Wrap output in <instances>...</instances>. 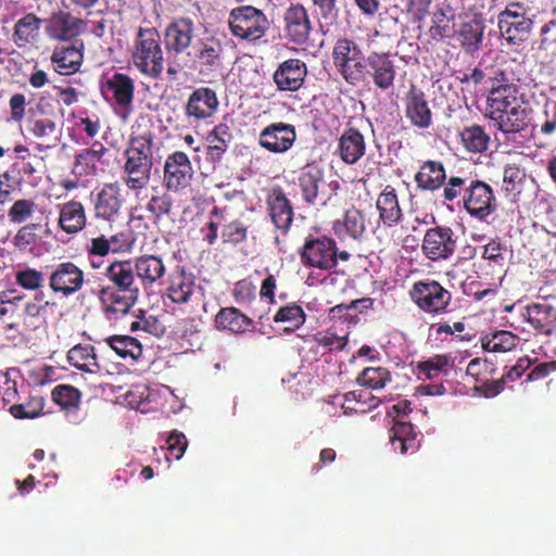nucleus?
I'll list each match as a JSON object with an SVG mask.
<instances>
[{
  "label": "nucleus",
  "mask_w": 556,
  "mask_h": 556,
  "mask_svg": "<svg viewBox=\"0 0 556 556\" xmlns=\"http://www.w3.org/2000/svg\"><path fill=\"white\" fill-rule=\"evenodd\" d=\"M521 98L523 94L520 87L510 81L504 70L496 68L490 77L485 116L507 141H516L519 137L525 138L523 132L530 125V115L533 110L522 105Z\"/></svg>",
  "instance_id": "f257e3e1"
},
{
  "label": "nucleus",
  "mask_w": 556,
  "mask_h": 556,
  "mask_svg": "<svg viewBox=\"0 0 556 556\" xmlns=\"http://www.w3.org/2000/svg\"><path fill=\"white\" fill-rule=\"evenodd\" d=\"M152 127L151 118L148 115H140L136 119L129 146L124 152L126 160L122 179L130 191H141L150 184L155 147Z\"/></svg>",
  "instance_id": "f03ea898"
},
{
  "label": "nucleus",
  "mask_w": 556,
  "mask_h": 556,
  "mask_svg": "<svg viewBox=\"0 0 556 556\" xmlns=\"http://www.w3.org/2000/svg\"><path fill=\"white\" fill-rule=\"evenodd\" d=\"M135 67L150 78L157 79L164 70V52L160 31L155 27H142L137 30L131 50Z\"/></svg>",
  "instance_id": "7ed1b4c3"
},
{
  "label": "nucleus",
  "mask_w": 556,
  "mask_h": 556,
  "mask_svg": "<svg viewBox=\"0 0 556 556\" xmlns=\"http://www.w3.org/2000/svg\"><path fill=\"white\" fill-rule=\"evenodd\" d=\"M63 123L54 109L41 99L30 106L26 118V130L37 141L38 149L55 148L62 138Z\"/></svg>",
  "instance_id": "20e7f679"
},
{
  "label": "nucleus",
  "mask_w": 556,
  "mask_h": 556,
  "mask_svg": "<svg viewBox=\"0 0 556 556\" xmlns=\"http://www.w3.org/2000/svg\"><path fill=\"white\" fill-rule=\"evenodd\" d=\"M332 63L337 73L350 86H358L365 81L367 56L353 39H337L331 52Z\"/></svg>",
  "instance_id": "39448f33"
},
{
  "label": "nucleus",
  "mask_w": 556,
  "mask_h": 556,
  "mask_svg": "<svg viewBox=\"0 0 556 556\" xmlns=\"http://www.w3.org/2000/svg\"><path fill=\"white\" fill-rule=\"evenodd\" d=\"M228 25L232 36L247 41L261 39L270 27L264 11L249 4L238 5L231 10Z\"/></svg>",
  "instance_id": "423d86ee"
},
{
  "label": "nucleus",
  "mask_w": 556,
  "mask_h": 556,
  "mask_svg": "<svg viewBox=\"0 0 556 556\" xmlns=\"http://www.w3.org/2000/svg\"><path fill=\"white\" fill-rule=\"evenodd\" d=\"M413 303L424 313L439 316L451 312L452 293L434 279H422L409 290Z\"/></svg>",
  "instance_id": "0eeeda50"
},
{
  "label": "nucleus",
  "mask_w": 556,
  "mask_h": 556,
  "mask_svg": "<svg viewBox=\"0 0 556 556\" xmlns=\"http://www.w3.org/2000/svg\"><path fill=\"white\" fill-rule=\"evenodd\" d=\"M530 9L521 2H510L497 18L501 36L510 46H519L527 41L533 22L529 16Z\"/></svg>",
  "instance_id": "6e6552de"
},
{
  "label": "nucleus",
  "mask_w": 556,
  "mask_h": 556,
  "mask_svg": "<svg viewBox=\"0 0 556 556\" xmlns=\"http://www.w3.org/2000/svg\"><path fill=\"white\" fill-rule=\"evenodd\" d=\"M139 296V285H108L99 291L102 312L110 320H118L126 316L136 305Z\"/></svg>",
  "instance_id": "1a4fd4ad"
},
{
  "label": "nucleus",
  "mask_w": 556,
  "mask_h": 556,
  "mask_svg": "<svg viewBox=\"0 0 556 556\" xmlns=\"http://www.w3.org/2000/svg\"><path fill=\"white\" fill-rule=\"evenodd\" d=\"M336 240L328 236L308 235L301 249L299 256L305 267H313L320 270L334 268Z\"/></svg>",
  "instance_id": "9d476101"
},
{
  "label": "nucleus",
  "mask_w": 556,
  "mask_h": 556,
  "mask_svg": "<svg viewBox=\"0 0 556 556\" xmlns=\"http://www.w3.org/2000/svg\"><path fill=\"white\" fill-rule=\"evenodd\" d=\"M457 237L454 230L444 225H435L425 231L421 252L431 262L450 260L456 251Z\"/></svg>",
  "instance_id": "9b49d317"
},
{
  "label": "nucleus",
  "mask_w": 556,
  "mask_h": 556,
  "mask_svg": "<svg viewBox=\"0 0 556 556\" xmlns=\"http://www.w3.org/2000/svg\"><path fill=\"white\" fill-rule=\"evenodd\" d=\"M85 271L73 261L61 262L51 267L48 286L54 294L70 298L85 285Z\"/></svg>",
  "instance_id": "f8f14e48"
},
{
  "label": "nucleus",
  "mask_w": 556,
  "mask_h": 556,
  "mask_svg": "<svg viewBox=\"0 0 556 556\" xmlns=\"http://www.w3.org/2000/svg\"><path fill=\"white\" fill-rule=\"evenodd\" d=\"M462 207L470 217L480 222L485 220L497 210L493 188L485 181L473 178Z\"/></svg>",
  "instance_id": "ddd939ff"
},
{
  "label": "nucleus",
  "mask_w": 556,
  "mask_h": 556,
  "mask_svg": "<svg viewBox=\"0 0 556 556\" xmlns=\"http://www.w3.org/2000/svg\"><path fill=\"white\" fill-rule=\"evenodd\" d=\"M193 174L189 156L182 151H175L165 160L163 186L167 191L180 192L191 185Z\"/></svg>",
  "instance_id": "4468645a"
},
{
  "label": "nucleus",
  "mask_w": 556,
  "mask_h": 556,
  "mask_svg": "<svg viewBox=\"0 0 556 556\" xmlns=\"http://www.w3.org/2000/svg\"><path fill=\"white\" fill-rule=\"evenodd\" d=\"M282 22L288 41L299 46L308 41L313 26L307 9L302 3H290L283 12Z\"/></svg>",
  "instance_id": "2eb2a0df"
},
{
  "label": "nucleus",
  "mask_w": 556,
  "mask_h": 556,
  "mask_svg": "<svg viewBox=\"0 0 556 556\" xmlns=\"http://www.w3.org/2000/svg\"><path fill=\"white\" fill-rule=\"evenodd\" d=\"M296 140V130L292 124L283 122L270 123L258 135L257 143L274 154L288 152Z\"/></svg>",
  "instance_id": "dca6fc26"
},
{
  "label": "nucleus",
  "mask_w": 556,
  "mask_h": 556,
  "mask_svg": "<svg viewBox=\"0 0 556 556\" xmlns=\"http://www.w3.org/2000/svg\"><path fill=\"white\" fill-rule=\"evenodd\" d=\"M225 49L220 39L208 36L198 40L193 48V62L202 75L223 68Z\"/></svg>",
  "instance_id": "f3484780"
},
{
  "label": "nucleus",
  "mask_w": 556,
  "mask_h": 556,
  "mask_svg": "<svg viewBox=\"0 0 556 556\" xmlns=\"http://www.w3.org/2000/svg\"><path fill=\"white\" fill-rule=\"evenodd\" d=\"M396 76V66L387 52H370L367 55L365 67V81L370 78L374 86L388 91L393 88Z\"/></svg>",
  "instance_id": "a211bd4d"
},
{
  "label": "nucleus",
  "mask_w": 556,
  "mask_h": 556,
  "mask_svg": "<svg viewBox=\"0 0 556 556\" xmlns=\"http://www.w3.org/2000/svg\"><path fill=\"white\" fill-rule=\"evenodd\" d=\"M302 200L309 205H326L324 170L317 164L305 165L298 177Z\"/></svg>",
  "instance_id": "6ab92c4d"
},
{
  "label": "nucleus",
  "mask_w": 556,
  "mask_h": 556,
  "mask_svg": "<svg viewBox=\"0 0 556 556\" xmlns=\"http://www.w3.org/2000/svg\"><path fill=\"white\" fill-rule=\"evenodd\" d=\"M201 287L197 283L195 276L188 271L185 266L177 265L169 274L167 281V296L178 305L188 304L192 301L195 292Z\"/></svg>",
  "instance_id": "aec40b11"
},
{
  "label": "nucleus",
  "mask_w": 556,
  "mask_h": 556,
  "mask_svg": "<svg viewBox=\"0 0 556 556\" xmlns=\"http://www.w3.org/2000/svg\"><path fill=\"white\" fill-rule=\"evenodd\" d=\"M195 26L190 17L174 18L164 30L165 49L168 53L179 55L192 43Z\"/></svg>",
  "instance_id": "412c9836"
},
{
  "label": "nucleus",
  "mask_w": 556,
  "mask_h": 556,
  "mask_svg": "<svg viewBox=\"0 0 556 556\" xmlns=\"http://www.w3.org/2000/svg\"><path fill=\"white\" fill-rule=\"evenodd\" d=\"M219 101L215 90L210 87L194 89L185 105L186 116L195 123L211 118L218 110Z\"/></svg>",
  "instance_id": "4be33fe9"
},
{
  "label": "nucleus",
  "mask_w": 556,
  "mask_h": 556,
  "mask_svg": "<svg viewBox=\"0 0 556 556\" xmlns=\"http://www.w3.org/2000/svg\"><path fill=\"white\" fill-rule=\"evenodd\" d=\"M307 76L306 63L300 59H288L281 62L273 74L277 90L296 92L305 83Z\"/></svg>",
  "instance_id": "5701e85b"
},
{
  "label": "nucleus",
  "mask_w": 556,
  "mask_h": 556,
  "mask_svg": "<svg viewBox=\"0 0 556 556\" xmlns=\"http://www.w3.org/2000/svg\"><path fill=\"white\" fill-rule=\"evenodd\" d=\"M265 202L271 223L282 235H287L293 222L294 211L283 189L279 186L274 187Z\"/></svg>",
  "instance_id": "b1692460"
},
{
  "label": "nucleus",
  "mask_w": 556,
  "mask_h": 556,
  "mask_svg": "<svg viewBox=\"0 0 556 556\" xmlns=\"http://www.w3.org/2000/svg\"><path fill=\"white\" fill-rule=\"evenodd\" d=\"M405 116L410 124L420 129L432 125V111L426 99V93L416 85L410 84L404 97Z\"/></svg>",
  "instance_id": "393cba45"
},
{
  "label": "nucleus",
  "mask_w": 556,
  "mask_h": 556,
  "mask_svg": "<svg viewBox=\"0 0 556 556\" xmlns=\"http://www.w3.org/2000/svg\"><path fill=\"white\" fill-rule=\"evenodd\" d=\"M105 87L112 93L115 104L123 111L121 117L125 121L132 110L135 98V81L123 73H114L105 81Z\"/></svg>",
  "instance_id": "a878e982"
},
{
  "label": "nucleus",
  "mask_w": 556,
  "mask_h": 556,
  "mask_svg": "<svg viewBox=\"0 0 556 556\" xmlns=\"http://www.w3.org/2000/svg\"><path fill=\"white\" fill-rule=\"evenodd\" d=\"M334 153L344 164H356L366 153L364 135L353 126L346 127L338 139Z\"/></svg>",
  "instance_id": "bb28decb"
},
{
  "label": "nucleus",
  "mask_w": 556,
  "mask_h": 556,
  "mask_svg": "<svg viewBox=\"0 0 556 556\" xmlns=\"http://www.w3.org/2000/svg\"><path fill=\"white\" fill-rule=\"evenodd\" d=\"M131 261L138 283L139 286L141 285L144 289L152 288L165 276L166 266L161 256L143 254L135 257Z\"/></svg>",
  "instance_id": "cd10ccee"
},
{
  "label": "nucleus",
  "mask_w": 556,
  "mask_h": 556,
  "mask_svg": "<svg viewBox=\"0 0 556 556\" xmlns=\"http://www.w3.org/2000/svg\"><path fill=\"white\" fill-rule=\"evenodd\" d=\"M122 206L121 188L117 182L104 184L97 192L93 201L96 218L111 220Z\"/></svg>",
  "instance_id": "c85d7f7f"
},
{
  "label": "nucleus",
  "mask_w": 556,
  "mask_h": 556,
  "mask_svg": "<svg viewBox=\"0 0 556 556\" xmlns=\"http://www.w3.org/2000/svg\"><path fill=\"white\" fill-rule=\"evenodd\" d=\"M58 208V226L63 232L70 236H75L86 228L87 214L81 202L71 200L59 204Z\"/></svg>",
  "instance_id": "c756f323"
},
{
  "label": "nucleus",
  "mask_w": 556,
  "mask_h": 556,
  "mask_svg": "<svg viewBox=\"0 0 556 556\" xmlns=\"http://www.w3.org/2000/svg\"><path fill=\"white\" fill-rule=\"evenodd\" d=\"M447 178L445 167L442 162L435 160L425 161L414 180L418 189L434 192L441 189Z\"/></svg>",
  "instance_id": "7c9ffc66"
},
{
  "label": "nucleus",
  "mask_w": 556,
  "mask_h": 556,
  "mask_svg": "<svg viewBox=\"0 0 556 556\" xmlns=\"http://www.w3.org/2000/svg\"><path fill=\"white\" fill-rule=\"evenodd\" d=\"M376 207L379 213V222H381L386 227H394L403 218V212L400 206L396 191L390 185L386 186L378 195Z\"/></svg>",
  "instance_id": "2f4dec72"
},
{
  "label": "nucleus",
  "mask_w": 556,
  "mask_h": 556,
  "mask_svg": "<svg viewBox=\"0 0 556 556\" xmlns=\"http://www.w3.org/2000/svg\"><path fill=\"white\" fill-rule=\"evenodd\" d=\"M215 328L219 331H228L235 334H241L254 326V321L239 308L229 306L222 307L215 315Z\"/></svg>",
  "instance_id": "473e14b6"
},
{
  "label": "nucleus",
  "mask_w": 556,
  "mask_h": 556,
  "mask_svg": "<svg viewBox=\"0 0 556 556\" xmlns=\"http://www.w3.org/2000/svg\"><path fill=\"white\" fill-rule=\"evenodd\" d=\"M101 142H93L91 148L85 149L75 156L73 174L77 177H93L98 174V165L108 152Z\"/></svg>",
  "instance_id": "72a5a7b5"
},
{
  "label": "nucleus",
  "mask_w": 556,
  "mask_h": 556,
  "mask_svg": "<svg viewBox=\"0 0 556 556\" xmlns=\"http://www.w3.org/2000/svg\"><path fill=\"white\" fill-rule=\"evenodd\" d=\"M527 321L540 333L552 334L556 330V308L546 303H533L526 307Z\"/></svg>",
  "instance_id": "f704fd0d"
},
{
  "label": "nucleus",
  "mask_w": 556,
  "mask_h": 556,
  "mask_svg": "<svg viewBox=\"0 0 556 556\" xmlns=\"http://www.w3.org/2000/svg\"><path fill=\"white\" fill-rule=\"evenodd\" d=\"M84 59L81 48L68 45L55 48L51 55V62L60 75H72L79 71Z\"/></svg>",
  "instance_id": "c9c22d12"
},
{
  "label": "nucleus",
  "mask_w": 556,
  "mask_h": 556,
  "mask_svg": "<svg viewBox=\"0 0 556 556\" xmlns=\"http://www.w3.org/2000/svg\"><path fill=\"white\" fill-rule=\"evenodd\" d=\"M473 177L470 174H451L447 176L444 185H442L443 202L448 206H462L464 199L470 188Z\"/></svg>",
  "instance_id": "e433bc0d"
},
{
  "label": "nucleus",
  "mask_w": 556,
  "mask_h": 556,
  "mask_svg": "<svg viewBox=\"0 0 556 556\" xmlns=\"http://www.w3.org/2000/svg\"><path fill=\"white\" fill-rule=\"evenodd\" d=\"M484 22L481 17L463 22L457 31V39L466 53L473 54L482 43L484 35Z\"/></svg>",
  "instance_id": "4c0bfd02"
},
{
  "label": "nucleus",
  "mask_w": 556,
  "mask_h": 556,
  "mask_svg": "<svg viewBox=\"0 0 556 556\" xmlns=\"http://www.w3.org/2000/svg\"><path fill=\"white\" fill-rule=\"evenodd\" d=\"M42 20L35 13H27L14 24L13 41L20 48L35 42L40 33Z\"/></svg>",
  "instance_id": "58836bf2"
},
{
  "label": "nucleus",
  "mask_w": 556,
  "mask_h": 556,
  "mask_svg": "<svg viewBox=\"0 0 556 556\" xmlns=\"http://www.w3.org/2000/svg\"><path fill=\"white\" fill-rule=\"evenodd\" d=\"M232 139L230 127L225 123L217 124L206 136L208 143L206 155L212 162H219Z\"/></svg>",
  "instance_id": "ea45409f"
},
{
  "label": "nucleus",
  "mask_w": 556,
  "mask_h": 556,
  "mask_svg": "<svg viewBox=\"0 0 556 556\" xmlns=\"http://www.w3.org/2000/svg\"><path fill=\"white\" fill-rule=\"evenodd\" d=\"M459 137L463 148L468 153L480 154L489 149L490 136L481 125L472 124L464 127Z\"/></svg>",
  "instance_id": "a19ab883"
},
{
  "label": "nucleus",
  "mask_w": 556,
  "mask_h": 556,
  "mask_svg": "<svg viewBox=\"0 0 556 556\" xmlns=\"http://www.w3.org/2000/svg\"><path fill=\"white\" fill-rule=\"evenodd\" d=\"M70 365L78 370L96 374L100 370L94 348L90 344H77L67 352Z\"/></svg>",
  "instance_id": "79ce46f5"
},
{
  "label": "nucleus",
  "mask_w": 556,
  "mask_h": 556,
  "mask_svg": "<svg viewBox=\"0 0 556 556\" xmlns=\"http://www.w3.org/2000/svg\"><path fill=\"white\" fill-rule=\"evenodd\" d=\"M333 230L339 236L344 230L351 238L361 239L366 231L363 212L354 206L348 208L343 215V220L334 223Z\"/></svg>",
  "instance_id": "37998d69"
},
{
  "label": "nucleus",
  "mask_w": 556,
  "mask_h": 556,
  "mask_svg": "<svg viewBox=\"0 0 556 556\" xmlns=\"http://www.w3.org/2000/svg\"><path fill=\"white\" fill-rule=\"evenodd\" d=\"M389 440L394 451L405 454L415 448L416 433L410 422L396 420L389 432Z\"/></svg>",
  "instance_id": "c03bdc74"
},
{
  "label": "nucleus",
  "mask_w": 556,
  "mask_h": 556,
  "mask_svg": "<svg viewBox=\"0 0 556 556\" xmlns=\"http://www.w3.org/2000/svg\"><path fill=\"white\" fill-rule=\"evenodd\" d=\"M131 260L114 261L105 269L110 285H139Z\"/></svg>",
  "instance_id": "a18cd8bd"
},
{
  "label": "nucleus",
  "mask_w": 556,
  "mask_h": 556,
  "mask_svg": "<svg viewBox=\"0 0 556 556\" xmlns=\"http://www.w3.org/2000/svg\"><path fill=\"white\" fill-rule=\"evenodd\" d=\"M108 344L122 358L137 361L142 355L140 341L130 336H113L106 339Z\"/></svg>",
  "instance_id": "49530a36"
},
{
  "label": "nucleus",
  "mask_w": 556,
  "mask_h": 556,
  "mask_svg": "<svg viewBox=\"0 0 556 556\" xmlns=\"http://www.w3.org/2000/svg\"><path fill=\"white\" fill-rule=\"evenodd\" d=\"M481 342L482 348L488 352H508L517 346L518 337L511 331L500 330L484 336Z\"/></svg>",
  "instance_id": "de8ad7c7"
},
{
  "label": "nucleus",
  "mask_w": 556,
  "mask_h": 556,
  "mask_svg": "<svg viewBox=\"0 0 556 556\" xmlns=\"http://www.w3.org/2000/svg\"><path fill=\"white\" fill-rule=\"evenodd\" d=\"M391 372L381 366L378 367H366L357 376L356 382L371 390L383 389L387 383L391 382Z\"/></svg>",
  "instance_id": "09e8293b"
},
{
  "label": "nucleus",
  "mask_w": 556,
  "mask_h": 556,
  "mask_svg": "<svg viewBox=\"0 0 556 556\" xmlns=\"http://www.w3.org/2000/svg\"><path fill=\"white\" fill-rule=\"evenodd\" d=\"M15 283L26 291H40L45 286V275L41 270L33 267H21L14 273Z\"/></svg>",
  "instance_id": "8fccbe9b"
},
{
  "label": "nucleus",
  "mask_w": 556,
  "mask_h": 556,
  "mask_svg": "<svg viewBox=\"0 0 556 556\" xmlns=\"http://www.w3.org/2000/svg\"><path fill=\"white\" fill-rule=\"evenodd\" d=\"M53 402L62 409H77L81 399V392L70 384H59L51 392Z\"/></svg>",
  "instance_id": "3c124183"
},
{
  "label": "nucleus",
  "mask_w": 556,
  "mask_h": 556,
  "mask_svg": "<svg viewBox=\"0 0 556 556\" xmlns=\"http://www.w3.org/2000/svg\"><path fill=\"white\" fill-rule=\"evenodd\" d=\"M275 323H286L290 325L291 330L299 329L306 320V314L303 307L296 303H289L281 306L274 315Z\"/></svg>",
  "instance_id": "603ef678"
},
{
  "label": "nucleus",
  "mask_w": 556,
  "mask_h": 556,
  "mask_svg": "<svg viewBox=\"0 0 556 556\" xmlns=\"http://www.w3.org/2000/svg\"><path fill=\"white\" fill-rule=\"evenodd\" d=\"M43 407V396L36 394L30 395L25 403L12 405L9 412L18 419H34L42 414Z\"/></svg>",
  "instance_id": "864d4df0"
},
{
  "label": "nucleus",
  "mask_w": 556,
  "mask_h": 556,
  "mask_svg": "<svg viewBox=\"0 0 556 556\" xmlns=\"http://www.w3.org/2000/svg\"><path fill=\"white\" fill-rule=\"evenodd\" d=\"M46 33L54 40H67L71 38L68 12L53 13L47 21Z\"/></svg>",
  "instance_id": "5fc2aeb1"
},
{
  "label": "nucleus",
  "mask_w": 556,
  "mask_h": 556,
  "mask_svg": "<svg viewBox=\"0 0 556 556\" xmlns=\"http://www.w3.org/2000/svg\"><path fill=\"white\" fill-rule=\"evenodd\" d=\"M453 363L454 359L450 354H437L426 361L419 362L417 368L419 372L425 375L428 379H434L443 372L447 366H452Z\"/></svg>",
  "instance_id": "6e6d98bb"
},
{
  "label": "nucleus",
  "mask_w": 556,
  "mask_h": 556,
  "mask_svg": "<svg viewBox=\"0 0 556 556\" xmlns=\"http://www.w3.org/2000/svg\"><path fill=\"white\" fill-rule=\"evenodd\" d=\"M147 210L153 216L154 220H160L163 216L169 215L173 210V199L168 191L157 192L151 195L147 203Z\"/></svg>",
  "instance_id": "4d7b16f0"
},
{
  "label": "nucleus",
  "mask_w": 556,
  "mask_h": 556,
  "mask_svg": "<svg viewBox=\"0 0 556 556\" xmlns=\"http://www.w3.org/2000/svg\"><path fill=\"white\" fill-rule=\"evenodd\" d=\"M454 18V15L446 16L443 9H440L433 13L432 22L428 30V35L434 42L443 41L445 38L451 36L452 27L450 22Z\"/></svg>",
  "instance_id": "13d9d810"
},
{
  "label": "nucleus",
  "mask_w": 556,
  "mask_h": 556,
  "mask_svg": "<svg viewBox=\"0 0 556 556\" xmlns=\"http://www.w3.org/2000/svg\"><path fill=\"white\" fill-rule=\"evenodd\" d=\"M109 5L106 8L99 7L97 12L88 10V28L87 31L96 38H103L112 22L108 18Z\"/></svg>",
  "instance_id": "bf43d9fd"
},
{
  "label": "nucleus",
  "mask_w": 556,
  "mask_h": 556,
  "mask_svg": "<svg viewBox=\"0 0 556 556\" xmlns=\"http://www.w3.org/2000/svg\"><path fill=\"white\" fill-rule=\"evenodd\" d=\"M8 170L14 175L15 180L22 187L24 184H34V175L37 173V167L30 160L22 156Z\"/></svg>",
  "instance_id": "052dcab7"
},
{
  "label": "nucleus",
  "mask_w": 556,
  "mask_h": 556,
  "mask_svg": "<svg viewBox=\"0 0 556 556\" xmlns=\"http://www.w3.org/2000/svg\"><path fill=\"white\" fill-rule=\"evenodd\" d=\"M36 210V203L29 199L16 200L8 211V217L13 224H23L29 219Z\"/></svg>",
  "instance_id": "680f3d73"
},
{
  "label": "nucleus",
  "mask_w": 556,
  "mask_h": 556,
  "mask_svg": "<svg viewBox=\"0 0 556 556\" xmlns=\"http://www.w3.org/2000/svg\"><path fill=\"white\" fill-rule=\"evenodd\" d=\"M506 252L507 248L500 239H492L483 247L482 257L483 260L489 261L493 267L503 269L506 261Z\"/></svg>",
  "instance_id": "e2e57ef3"
},
{
  "label": "nucleus",
  "mask_w": 556,
  "mask_h": 556,
  "mask_svg": "<svg viewBox=\"0 0 556 556\" xmlns=\"http://www.w3.org/2000/svg\"><path fill=\"white\" fill-rule=\"evenodd\" d=\"M248 227L240 220H232L224 225L222 240L224 243L239 244L247 240Z\"/></svg>",
  "instance_id": "0e129e2a"
},
{
  "label": "nucleus",
  "mask_w": 556,
  "mask_h": 556,
  "mask_svg": "<svg viewBox=\"0 0 556 556\" xmlns=\"http://www.w3.org/2000/svg\"><path fill=\"white\" fill-rule=\"evenodd\" d=\"M20 184L8 169L0 174V205L13 201L14 195L21 191Z\"/></svg>",
  "instance_id": "69168bd1"
},
{
  "label": "nucleus",
  "mask_w": 556,
  "mask_h": 556,
  "mask_svg": "<svg viewBox=\"0 0 556 556\" xmlns=\"http://www.w3.org/2000/svg\"><path fill=\"white\" fill-rule=\"evenodd\" d=\"M314 340L319 346L327 349L329 352L343 351L349 342L348 336H337L331 331L317 332Z\"/></svg>",
  "instance_id": "338daca9"
},
{
  "label": "nucleus",
  "mask_w": 556,
  "mask_h": 556,
  "mask_svg": "<svg viewBox=\"0 0 556 556\" xmlns=\"http://www.w3.org/2000/svg\"><path fill=\"white\" fill-rule=\"evenodd\" d=\"M27 101L24 93L15 92L9 99V122L21 124L26 117Z\"/></svg>",
  "instance_id": "774afa93"
}]
</instances>
